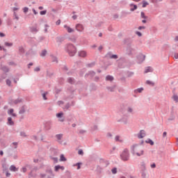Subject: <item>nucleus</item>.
Segmentation results:
<instances>
[{
  "instance_id": "obj_1",
  "label": "nucleus",
  "mask_w": 178,
  "mask_h": 178,
  "mask_svg": "<svg viewBox=\"0 0 178 178\" xmlns=\"http://www.w3.org/2000/svg\"><path fill=\"white\" fill-rule=\"evenodd\" d=\"M131 152L133 155H137V156H143L144 155V149H141V146L138 144H134L131 146Z\"/></svg>"
},
{
  "instance_id": "obj_2",
  "label": "nucleus",
  "mask_w": 178,
  "mask_h": 178,
  "mask_svg": "<svg viewBox=\"0 0 178 178\" xmlns=\"http://www.w3.org/2000/svg\"><path fill=\"white\" fill-rule=\"evenodd\" d=\"M65 51L70 55V56H74L77 52V49L73 45V44H67L65 45Z\"/></svg>"
},
{
  "instance_id": "obj_3",
  "label": "nucleus",
  "mask_w": 178,
  "mask_h": 178,
  "mask_svg": "<svg viewBox=\"0 0 178 178\" xmlns=\"http://www.w3.org/2000/svg\"><path fill=\"white\" fill-rule=\"evenodd\" d=\"M122 161H126L130 159V153H129V149H124L120 154Z\"/></svg>"
},
{
  "instance_id": "obj_4",
  "label": "nucleus",
  "mask_w": 178,
  "mask_h": 178,
  "mask_svg": "<svg viewBox=\"0 0 178 178\" xmlns=\"http://www.w3.org/2000/svg\"><path fill=\"white\" fill-rule=\"evenodd\" d=\"M105 58L107 59H118V56L116 54H112L111 51H108L106 56Z\"/></svg>"
},
{
  "instance_id": "obj_5",
  "label": "nucleus",
  "mask_w": 178,
  "mask_h": 178,
  "mask_svg": "<svg viewBox=\"0 0 178 178\" xmlns=\"http://www.w3.org/2000/svg\"><path fill=\"white\" fill-rule=\"evenodd\" d=\"M137 59H138V63H143V62L144 60H145V55L143 54H140L138 56H137Z\"/></svg>"
},
{
  "instance_id": "obj_6",
  "label": "nucleus",
  "mask_w": 178,
  "mask_h": 178,
  "mask_svg": "<svg viewBox=\"0 0 178 178\" xmlns=\"http://www.w3.org/2000/svg\"><path fill=\"white\" fill-rule=\"evenodd\" d=\"M75 29L76 31H78L79 33H82V31H84V26L81 24H77L75 26Z\"/></svg>"
},
{
  "instance_id": "obj_7",
  "label": "nucleus",
  "mask_w": 178,
  "mask_h": 178,
  "mask_svg": "<svg viewBox=\"0 0 178 178\" xmlns=\"http://www.w3.org/2000/svg\"><path fill=\"white\" fill-rule=\"evenodd\" d=\"M99 162L103 168H106L109 165V162L103 159H101Z\"/></svg>"
},
{
  "instance_id": "obj_8",
  "label": "nucleus",
  "mask_w": 178,
  "mask_h": 178,
  "mask_svg": "<svg viewBox=\"0 0 178 178\" xmlns=\"http://www.w3.org/2000/svg\"><path fill=\"white\" fill-rule=\"evenodd\" d=\"M56 138H57V143L62 144L63 143L61 140L63 138V134H58L56 135Z\"/></svg>"
},
{
  "instance_id": "obj_9",
  "label": "nucleus",
  "mask_w": 178,
  "mask_h": 178,
  "mask_svg": "<svg viewBox=\"0 0 178 178\" xmlns=\"http://www.w3.org/2000/svg\"><path fill=\"white\" fill-rule=\"evenodd\" d=\"M0 70H2L4 73H9V67L6 65H3L1 64Z\"/></svg>"
},
{
  "instance_id": "obj_10",
  "label": "nucleus",
  "mask_w": 178,
  "mask_h": 178,
  "mask_svg": "<svg viewBox=\"0 0 178 178\" xmlns=\"http://www.w3.org/2000/svg\"><path fill=\"white\" fill-rule=\"evenodd\" d=\"M52 126V121H47L44 123V129L46 130H51Z\"/></svg>"
},
{
  "instance_id": "obj_11",
  "label": "nucleus",
  "mask_w": 178,
  "mask_h": 178,
  "mask_svg": "<svg viewBox=\"0 0 178 178\" xmlns=\"http://www.w3.org/2000/svg\"><path fill=\"white\" fill-rule=\"evenodd\" d=\"M145 136H146L145 131L142 129L138 134V138H139V139L144 138V137H145Z\"/></svg>"
},
{
  "instance_id": "obj_12",
  "label": "nucleus",
  "mask_w": 178,
  "mask_h": 178,
  "mask_svg": "<svg viewBox=\"0 0 178 178\" xmlns=\"http://www.w3.org/2000/svg\"><path fill=\"white\" fill-rule=\"evenodd\" d=\"M30 31L33 34H37V33H38V31H40V29H38L37 26H31L30 28Z\"/></svg>"
},
{
  "instance_id": "obj_13",
  "label": "nucleus",
  "mask_w": 178,
  "mask_h": 178,
  "mask_svg": "<svg viewBox=\"0 0 178 178\" xmlns=\"http://www.w3.org/2000/svg\"><path fill=\"white\" fill-rule=\"evenodd\" d=\"M78 55L81 58H86V56H87V52H86V51H81L78 52Z\"/></svg>"
},
{
  "instance_id": "obj_14",
  "label": "nucleus",
  "mask_w": 178,
  "mask_h": 178,
  "mask_svg": "<svg viewBox=\"0 0 178 178\" xmlns=\"http://www.w3.org/2000/svg\"><path fill=\"white\" fill-rule=\"evenodd\" d=\"M88 76L90 77H94V76H95V72L89 71L87 74H86L85 77H88Z\"/></svg>"
},
{
  "instance_id": "obj_15",
  "label": "nucleus",
  "mask_w": 178,
  "mask_h": 178,
  "mask_svg": "<svg viewBox=\"0 0 178 178\" xmlns=\"http://www.w3.org/2000/svg\"><path fill=\"white\" fill-rule=\"evenodd\" d=\"M7 124L8 126H15V122H13V120H12V118L9 117L8 118Z\"/></svg>"
},
{
  "instance_id": "obj_16",
  "label": "nucleus",
  "mask_w": 178,
  "mask_h": 178,
  "mask_svg": "<svg viewBox=\"0 0 178 178\" xmlns=\"http://www.w3.org/2000/svg\"><path fill=\"white\" fill-rule=\"evenodd\" d=\"M64 29H65L67 31V33H73L74 31V30L72 28H70V26H67V25H64Z\"/></svg>"
},
{
  "instance_id": "obj_17",
  "label": "nucleus",
  "mask_w": 178,
  "mask_h": 178,
  "mask_svg": "<svg viewBox=\"0 0 178 178\" xmlns=\"http://www.w3.org/2000/svg\"><path fill=\"white\" fill-rule=\"evenodd\" d=\"M106 89L108 90V91H110L111 92H114L115 90L116 89V86H107Z\"/></svg>"
},
{
  "instance_id": "obj_18",
  "label": "nucleus",
  "mask_w": 178,
  "mask_h": 178,
  "mask_svg": "<svg viewBox=\"0 0 178 178\" xmlns=\"http://www.w3.org/2000/svg\"><path fill=\"white\" fill-rule=\"evenodd\" d=\"M56 42H58V43L63 42V41H65V38L62 36L57 37L56 38Z\"/></svg>"
},
{
  "instance_id": "obj_19",
  "label": "nucleus",
  "mask_w": 178,
  "mask_h": 178,
  "mask_svg": "<svg viewBox=\"0 0 178 178\" xmlns=\"http://www.w3.org/2000/svg\"><path fill=\"white\" fill-rule=\"evenodd\" d=\"M59 169H61V170H65V167L58 165H56L54 168L55 172H58Z\"/></svg>"
},
{
  "instance_id": "obj_20",
  "label": "nucleus",
  "mask_w": 178,
  "mask_h": 178,
  "mask_svg": "<svg viewBox=\"0 0 178 178\" xmlns=\"http://www.w3.org/2000/svg\"><path fill=\"white\" fill-rule=\"evenodd\" d=\"M114 77L112 75H107L106 76V81H113Z\"/></svg>"
},
{
  "instance_id": "obj_21",
  "label": "nucleus",
  "mask_w": 178,
  "mask_h": 178,
  "mask_svg": "<svg viewBox=\"0 0 178 178\" xmlns=\"http://www.w3.org/2000/svg\"><path fill=\"white\" fill-rule=\"evenodd\" d=\"M47 52L48 51H47V49L42 50V51L40 54V56H41V58H44V56H47Z\"/></svg>"
},
{
  "instance_id": "obj_22",
  "label": "nucleus",
  "mask_w": 178,
  "mask_h": 178,
  "mask_svg": "<svg viewBox=\"0 0 178 178\" xmlns=\"http://www.w3.org/2000/svg\"><path fill=\"white\" fill-rule=\"evenodd\" d=\"M154 72V69H152V67H147L145 70V73H150Z\"/></svg>"
},
{
  "instance_id": "obj_23",
  "label": "nucleus",
  "mask_w": 178,
  "mask_h": 178,
  "mask_svg": "<svg viewBox=\"0 0 178 178\" xmlns=\"http://www.w3.org/2000/svg\"><path fill=\"white\" fill-rule=\"evenodd\" d=\"M25 113H26V107L24 106H22L21 107V109L19 111V115H23Z\"/></svg>"
},
{
  "instance_id": "obj_24",
  "label": "nucleus",
  "mask_w": 178,
  "mask_h": 178,
  "mask_svg": "<svg viewBox=\"0 0 178 178\" xmlns=\"http://www.w3.org/2000/svg\"><path fill=\"white\" fill-rule=\"evenodd\" d=\"M8 66H13L14 67H16L17 66V63H16L15 61H9L8 63Z\"/></svg>"
},
{
  "instance_id": "obj_25",
  "label": "nucleus",
  "mask_w": 178,
  "mask_h": 178,
  "mask_svg": "<svg viewBox=\"0 0 178 178\" xmlns=\"http://www.w3.org/2000/svg\"><path fill=\"white\" fill-rule=\"evenodd\" d=\"M10 170H11V172H17V170H19V169H17V168H16V166L12 165H10Z\"/></svg>"
},
{
  "instance_id": "obj_26",
  "label": "nucleus",
  "mask_w": 178,
  "mask_h": 178,
  "mask_svg": "<svg viewBox=\"0 0 178 178\" xmlns=\"http://www.w3.org/2000/svg\"><path fill=\"white\" fill-rule=\"evenodd\" d=\"M127 15H130V12H127V11H122L121 13V17H126Z\"/></svg>"
},
{
  "instance_id": "obj_27",
  "label": "nucleus",
  "mask_w": 178,
  "mask_h": 178,
  "mask_svg": "<svg viewBox=\"0 0 178 178\" xmlns=\"http://www.w3.org/2000/svg\"><path fill=\"white\" fill-rule=\"evenodd\" d=\"M146 144H149L150 145H154V143L151 138H147V140H145Z\"/></svg>"
},
{
  "instance_id": "obj_28",
  "label": "nucleus",
  "mask_w": 178,
  "mask_h": 178,
  "mask_svg": "<svg viewBox=\"0 0 178 178\" xmlns=\"http://www.w3.org/2000/svg\"><path fill=\"white\" fill-rule=\"evenodd\" d=\"M142 3H143L142 8H147V6H148V5H149V3L147 1H146L145 0H143Z\"/></svg>"
},
{
  "instance_id": "obj_29",
  "label": "nucleus",
  "mask_w": 178,
  "mask_h": 178,
  "mask_svg": "<svg viewBox=\"0 0 178 178\" xmlns=\"http://www.w3.org/2000/svg\"><path fill=\"white\" fill-rule=\"evenodd\" d=\"M51 62H56V63H58V58L54 55H51Z\"/></svg>"
},
{
  "instance_id": "obj_30",
  "label": "nucleus",
  "mask_w": 178,
  "mask_h": 178,
  "mask_svg": "<svg viewBox=\"0 0 178 178\" xmlns=\"http://www.w3.org/2000/svg\"><path fill=\"white\" fill-rule=\"evenodd\" d=\"M67 81L70 84H74V78L69 77Z\"/></svg>"
},
{
  "instance_id": "obj_31",
  "label": "nucleus",
  "mask_w": 178,
  "mask_h": 178,
  "mask_svg": "<svg viewBox=\"0 0 178 178\" xmlns=\"http://www.w3.org/2000/svg\"><path fill=\"white\" fill-rule=\"evenodd\" d=\"M46 173H49V175H51V176H55L54 175V172H52V169H51V168H47L46 170Z\"/></svg>"
},
{
  "instance_id": "obj_32",
  "label": "nucleus",
  "mask_w": 178,
  "mask_h": 178,
  "mask_svg": "<svg viewBox=\"0 0 178 178\" xmlns=\"http://www.w3.org/2000/svg\"><path fill=\"white\" fill-rule=\"evenodd\" d=\"M25 51H24V48H23V47H19V53L20 54V55H23V54H24Z\"/></svg>"
},
{
  "instance_id": "obj_33",
  "label": "nucleus",
  "mask_w": 178,
  "mask_h": 178,
  "mask_svg": "<svg viewBox=\"0 0 178 178\" xmlns=\"http://www.w3.org/2000/svg\"><path fill=\"white\" fill-rule=\"evenodd\" d=\"M130 6H134V8H131L130 9V10H131V12H134V10H136V9H137V5H136V4H133V3H131L130 4Z\"/></svg>"
},
{
  "instance_id": "obj_34",
  "label": "nucleus",
  "mask_w": 178,
  "mask_h": 178,
  "mask_svg": "<svg viewBox=\"0 0 178 178\" xmlns=\"http://www.w3.org/2000/svg\"><path fill=\"white\" fill-rule=\"evenodd\" d=\"M60 162H66V158L65 157V155H63V154L60 155Z\"/></svg>"
},
{
  "instance_id": "obj_35",
  "label": "nucleus",
  "mask_w": 178,
  "mask_h": 178,
  "mask_svg": "<svg viewBox=\"0 0 178 178\" xmlns=\"http://www.w3.org/2000/svg\"><path fill=\"white\" fill-rule=\"evenodd\" d=\"M115 140L118 142V143H122L123 140H120V136L119 135H117L115 137Z\"/></svg>"
},
{
  "instance_id": "obj_36",
  "label": "nucleus",
  "mask_w": 178,
  "mask_h": 178,
  "mask_svg": "<svg viewBox=\"0 0 178 178\" xmlns=\"http://www.w3.org/2000/svg\"><path fill=\"white\" fill-rule=\"evenodd\" d=\"M141 171H145V162H142L141 163V167H140Z\"/></svg>"
},
{
  "instance_id": "obj_37",
  "label": "nucleus",
  "mask_w": 178,
  "mask_h": 178,
  "mask_svg": "<svg viewBox=\"0 0 178 178\" xmlns=\"http://www.w3.org/2000/svg\"><path fill=\"white\" fill-rule=\"evenodd\" d=\"M146 84H148L149 86H152V87H154V86H155V83L149 80L146 81Z\"/></svg>"
},
{
  "instance_id": "obj_38",
  "label": "nucleus",
  "mask_w": 178,
  "mask_h": 178,
  "mask_svg": "<svg viewBox=\"0 0 178 178\" xmlns=\"http://www.w3.org/2000/svg\"><path fill=\"white\" fill-rule=\"evenodd\" d=\"M172 99H173V101H175V102H176V103L178 102V96H177V95H173Z\"/></svg>"
},
{
  "instance_id": "obj_39",
  "label": "nucleus",
  "mask_w": 178,
  "mask_h": 178,
  "mask_svg": "<svg viewBox=\"0 0 178 178\" xmlns=\"http://www.w3.org/2000/svg\"><path fill=\"white\" fill-rule=\"evenodd\" d=\"M4 45H5L6 47H13V42H4Z\"/></svg>"
},
{
  "instance_id": "obj_40",
  "label": "nucleus",
  "mask_w": 178,
  "mask_h": 178,
  "mask_svg": "<svg viewBox=\"0 0 178 178\" xmlns=\"http://www.w3.org/2000/svg\"><path fill=\"white\" fill-rule=\"evenodd\" d=\"M127 77H132V76H134V72L128 71L127 72Z\"/></svg>"
},
{
  "instance_id": "obj_41",
  "label": "nucleus",
  "mask_w": 178,
  "mask_h": 178,
  "mask_svg": "<svg viewBox=\"0 0 178 178\" xmlns=\"http://www.w3.org/2000/svg\"><path fill=\"white\" fill-rule=\"evenodd\" d=\"M20 102H22V99L20 98H18L13 102L15 105H17V104H20Z\"/></svg>"
},
{
  "instance_id": "obj_42",
  "label": "nucleus",
  "mask_w": 178,
  "mask_h": 178,
  "mask_svg": "<svg viewBox=\"0 0 178 178\" xmlns=\"http://www.w3.org/2000/svg\"><path fill=\"white\" fill-rule=\"evenodd\" d=\"M140 17L142 19H148V17L145 15V13H144V12H141L140 13Z\"/></svg>"
},
{
  "instance_id": "obj_43",
  "label": "nucleus",
  "mask_w": 178,
  "mask_h": 178,
  "mask_svg": "<svg viewBox=\"0 0 178 178\" xmlns=\"http://www.w3.org/2000/svg\"><path fill=\"white\" fill-rule=\"evenodd\" d=\"M127 111L128 112V113H133V107L131 106H128Z\"/></svg>"
},
{
  "instance_id": "obj_44",
  "label": "nucleus",
  "mask_w": 178,
  "mask_h": 178,
  "mask_svg": "<svg viewBox=\"0 0 178 178\" xmlns=\"http://www.w3.org/2000/svg\"><path fill=\"white\" fill-rule=\"evenodd\" d=\"M95 66V63H90L86 65V67H94Z\"/></svg>"
},
{
  "instance_id": "obj_45",
  "label": "nucleus",
  "mask_w": 178,
  "mask_h": 178,
  "mask_svg": "<svg viewBox=\"0 0 178 178\" xmlns=\"http://www.w3.org/2000/svg\"><path fill=\"white\" fill-rule=\"evenodd\" d=\"M62 116H63V112H60L56 114V118H58V119H60V118H62Z\"/></svg>"
},
{
  "instance_id": "obj_46",
  "label": "nucleus",
  "mask_w": 178,
  "mask_h": 178,
  "mask_svg": "<svg viewBox=\"0 0 178 178\" xmlns=\"http://www.w3.org/2000/svg\"><path fill=\"white\" fill-rule=\"evenodd\" d=\"M13 17H14V20L16 19L17 21L19 20V16L17 15V14L16 13V12L13 13Z\"/></svg>"
},
{
  "instance_id": "obj_47",
  "label": "nucleus",
  "mask_w": 178,
  "mask_h": 178,
  "mask_svg": "<svg viewBox=\"0 0 178 178\" xmlns=\"http://www.w3.org/2000/svg\"><path fill=\"white\" fill-rule=\"evenodd\" d=\"M69 108H70V103H67L65 106H64V109L65 111H67L69 109Z\"/></svg>"
},
{
  "instance_id": "obj_48",
  "label": "nucleus",
  "mask_w": 178,
  "mask_h": 178,
  "mask_svg": "<svg viewBox=\"0 0 178 178\" xmlns=\"http://www.w3.org/2000/svg\"><path fill=\"white\" fill-rule=\"evenodd\" d=\"M6 83L7 86H8V87H10V86H12V81L10 79H6Z\"/></svg>"
},
{
  "instance_id": "obj_49",
  "label": "nucleus",
  "mask_w": 178,
  "mask_h": 178,
  "mask_svg": "<svg viewBox=\"0 0 178 178\" xmlns=\"http://www.w3.org/2000/svg\"><path fill=\"white\" fill-rule=\"evenodd\" d=\"M111 172H112L113 175H116V174L118 173V168H113L111 170Z\"/></svg>"
},
{
  "instance_id": "obj_50",
  "label": "nucleus",
  "mask_w": 178,
  "mask_h": 178,
  "mask_svg": "<svg viewBox=\"0 0 178 178\" xmlns=\"http://www.w3.org/2000/svg\"><path fill=\"white\" fill-rule=\"evenodd\" d=\"M47 94H48L47 92L42 93V98H43V99H44V101H47Z\"/></svg>"
},
{
  "instance_id": "obj_51",
  "label": "nucleus",
  "mask_w": 178,
  "mask_h": 178,
  "mask_svg": "<svg viewBox=\"0 0 178 178\" xmlns=\"http://www.w3.org/2000/svg\"><path fill=\"white\" fill-rule=\"evenodd\" d=\"M141 176L142 178H147V173H145V171H142Z\"/></svg>"
},
{
  "instance_id": "obj_52",
  "label": "nucleus",
  "mask_w": 178,
  "mask_h": 178,
  "mask_svg": "<svg viewBox=\"0 0 178 178\" xmlns=\"http://www.w3.org/2000/svg\"><path fill=\"white\" fill-rule=\"evenodd\" d=\"M40 15H41V16H44V15H47V10L40 11Z\"/></svg>"
},
{
  "instance_id": "obj_53",
  "label": "nucleus",
  "mask_w": 178,
  "mask_h": 178,
  "mask_svg": "<svg viewBox=\"0 0 178 178\" xmlns=\"http://www.w3.org/2000/svg\"><path fill=\"white\" fill-rule=\"evenodd\" d=\"M20 136H21V137H27V135H26V132H24V131H21Z\"/></svg>"
},
{
  "instance_id": "obj_54",
  "label": "nucleus",
  "mask_w": 178,
  "mask_h": 178,
  "mask_svg": "<svg viewBox=\"0 0 178 178\" xmlns=\"http://www.w3.org/2000/svg\"><path fill=\"white\" fill-rule=\"evenodd\" d=\"M78 154H79V155H84V152H83V149H80L78 151Z\"/></svg>"
},
{
  "instance_id": "obj_55",
  "label": "nucleus",
  "mask_w": 178,
  "mask_h": 178,
  "mask_svg": "<svg viewBox=\"0 0 178 178\" xmlns=\"http://www.w3.org/2000/svg\"><path fill=\"white\" fill-rule=\"evenodd\" d=\"M21 172H23V173H26L27 172V168L26 167H23L21 169Z\"/></svg>"
},
{
  "instance_id": "obj_56",
  "label": "nucleus",
  "mask_w": 178,
  "mask_h": 178,
  "mask_svg": "<svg viewBox=\"0 0 178 178\" xmlns=\"http://www.w3.org/2000/svg\"><path fill=\"white\" fill-rule=\"evenodd\" d=\"M23 12H24V13H27V12H29V8H28V7H24V8H23Z\"/></svg>"
},
{
  "instance_id": "obj_57",
  "label": "nucleus",
  "mask_w": 178,
  "mask_h": 178,
  "mask_svg": "<svg viewBox=\"0 0 178 178\" xmlns=\"http://www.w3.org/2000/svg\"><path fill=\"white\" fill-rule=\"evenodd\" d=\"M86 132H87V131H86L84 129L79 130V134H84Z\"/></svg>"
},
{
  "instance_id": "obj_58",
  "label": "nucleus",
  "mask_w": 178,
  "mask_h": 178,
  "mask_svg": "<svg viewBox=\"0 0 178 178\" xmlns=\"http://www.w3.org/2000/svg\"><path fill=\"white\" fill-rule=\"evenodd\" d=\"M92 130L93 131H95V130H98V126L94 125L93 127H92Z\"/></svg>"
},
{
  "instance_id": "obj_59",
  "label": "nucleus",
  "mask_w": 178,
  "mask_h": 178,
  "mask_svg": "<svg viewBox=\"0 0 178 178\" xmlns=\"http://www.w3.org/2000/svg\"><path fill=\"white\" fill-rule=\"evenodd\" d=\"M31 138H32V140H35V141H37L38 140V138L35 135L32 136Z\"/></svg>"
},
{
  "instance_id": "obj_60",
  "label": "nucleus",
  "mask_w": 178,
  "mask_h": 178,
  "mask_svg": "<svg viewBox=\"0 0 178 178\" xmlns=\"http://www.w3.org/2000/svg\"><path fill=\"white\" fill-rule=\"evenodd\" d=\"M13 112H14L13 108H11V109H10V110L8 111V115H12V114L13 113Z\"/></svg>"
},
{
  "instance_id": "obj_61",
  "label": "nucleus",
  "mask_w": 178,
  "mask_h": 178,
  "mask_svg": "<svg viewBox=\"0 0 178 178\" xmlns=\"http://www.w3.org/2000/svg\"><path fill=\"white\" fill-rule=\"evenodd\" d=\"M143 90H144V88H138V89L136 90V91H137L138 92H143Z\"/></svg>"
},
{
  "instance_id": "obj_62",
  "label": "nucleus",
  "mask_w": 178,
  "mask_h": 178,
  "mask_svg": "<svg viewBox=\"0 0 178 178\" xmlns=\"http://www.w3.org/2000/svg\"><path fill=\"white\" fill-rule=\"evenodd\" d=\"M54 163H58V158L57 157H53L52 158Z\"/></svg>"
},
{
  "instance_id": "obj_63",
  "label": "nucleus",
  "mask_w": 178,
  "mask_h": 178,
  "mask_svg": "<svg viewBox=\"0 0 178 178\" xmlns=\"http://www.w3.org/2000/svg\"><path fill=\"white\" fill-rule=\"evenodd\" d=\"M58 81H60V83L63 84V82L65 81V79L63 78H60L58 79Z\"/></svg>"
},
{
  "instance_id": "obj_64",
  "label": "nucleus",
  "mask_w": 178,
  "mask_h": 178,
  "mask_svg": "<svg viewBox=\"0 0 178 178\" xmlns=\"http://www.w3.org/2000/svg\"><path fill=\"white\" fill-rule=\"evenodd\" d=\"M41 70V69L40 68V67H36L35 69H34V72H40Z\"/></svg>"
}]
</instances>
